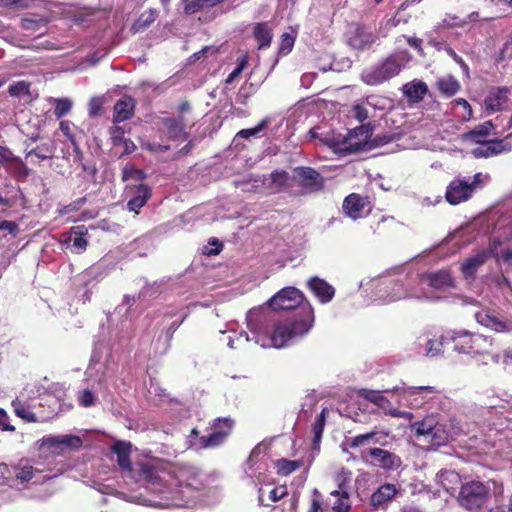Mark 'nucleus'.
I'll list each match as a JSON object with an SVG mask.
<instances>
[{
	"instance_id": "nucleus-10",
	"label": "nucleus",
	"mask_w": 512,
	"mask_h": 512,
	"mask_svg": "<svg viewBox=\"0 0 512 512\" xmlns=\"http://www.w3.org/2000/svg\"><path fill=\"white\" fill-rule=\"evenodd\" d=\"M372 135V128L369 124L361 125L349 132L348 137L343 142V151L347 153L359 152L364 150L367 140Z\"/></svg>"
},
{
	"instance_id": "nucleus-47",
	"label": "nucleus",
	"mask_w": 512,
	"mask_h": 512,
	"mask_svg": "<svg viewBox=\"0 0 512 512\" xmlns=\"http://www.w3.org/2000/svg\"><path fill=\"white\" fill-rule=\"evenodd\" d=\"M336 499L331 504L332 509L335 512H349L351 509L350 495L349 493L342 492V495L334 496Z\"/></svg>"
},
{
	"instance_id": "nucleus-3",
	"label": "nucleus",
	"mask_w": 512,
	"mask_h": 512,
	"mask_svg": "<svg viewBox=\"0 0 512 512\" xmlns=\"http://www.w3.org/2000/svg\"><path fill=\"white\" fill-rule=\"evenodd\" d=\"M294 185L298 189L291 192L292 197L317 193L324 189L325 179L320 172L309 166H298L293 169Z\"/></svg>"
},
{
	"instance_id": "nucleus-48",
	"label": "nucleus",
	"mask_w": 512,
	"mask_h": 512,
	"mask_svg": "<svg viewBox=\"0 0 512 512\" xmlns=\"http://www.w3.org/2000/svg\"><path fill=\"white\" fill-rule=\"evenodd\" d=\"M72 109V101L68 98H59L55 100L54 115L57 119H61L67 115Z\"/></svg>"
},
{
	"instance_id": "nucleus-19",
	"label": "nucleus",
	"mask_w": 512,
	"mask_h": 512,
	"mask_svg": "<svg viewBox=\"0 0 512 512\" xmlns=\"http://www.w3.org/2000/svg\"><path fill=\"white\" fill-rule=\"evenodd\" d=\"M136 101L129 95H124L114 105L113 122L120 123L131 119L134 115Z\"/></svg>"
},
{
	"instance_id": "nucleus-28",
	"label": "nucleus",
	"mask_w": 512,
	"mask_h": 512,
	"mask_svg": "<svg viewBox=\"0 0 512 512\" xmlns=\"http://www.w3.org/2000/svg\"><path fill=\"white\" fill-rule=\"evenodd\" d=\"M159 12L155 8H149L142 12L139 17L134 21L131 26V31L133 33H139L145 31L148 27H150L155 20L158 18Z\"/></svg>"
},
{
	"instance_id": "nucleus-46",
	"label": "nucleus",
	"mask_w": 512,
	"mask_h": 512,
	"mask_svg": "<svg viewBox=\"0 0 512 512\" xmlns=\"http://www.w3.org/2000/svg\"><path fill=\"white\" fill-rule=\"evenodd\" d=\"M8 93L12 97L30 96V83L24 80L14 82L8 87Z\"/></svg>"
},
{
	"instance_id": "nucleus-63",
	"label": "nucleus",
	"mask_w": 512,
	"mask_h": 512,
	"mask_svg": "<svg viewBox=\"0 0 512 512\" xmlns=\"http://www.w3.org/2000/svg\"><path fill=\"white\" fill-rule=\"evenodd\" d=\"M0 429L8 432L15 431V427L9 423V416L7 412L2 408H0Z\"/></svg>"
},
{
	"instance_id": "nucleus-55",
	"label": "nucleus",
	"mask_w": 512,
	"mask_h": 512,
	"mask_svg": "<svg viewBox=\"0 0 512 512\" xmlns=\"http://www.w3.org/2000/svg\"><path fill=\"white\" fill-rule=\"evenodd\" d=\"M187 315H185L180 321H173L166 329L162 331V334L165 336V341L168 345H170L173 335L176 330L182 325Z\"/></svg>"
},
{
	"instance_id": "nucleus-9",
	"label": "nucleus",
	"mask_w": 512,
	"mask_h": 512,
	"mask_svg": "<svg viewBox=\"0 0 512 512\" xmlns=\"http://www.w3.org/2000/svg\"><path fill=\"white\" fill-rule=\"evenodd\" d=\"M474 192V183L459 178L452 180L445 192L446 201L451 205H458L469 200Z\"/></svg>"
},
{
	"instance_id": "nucleus-21",
	"label": "nucleus",
	"mask_w": 512,
	"mask_h": 512,
	"mask_svg": "<svg viewBox=\"0 0 512 512\" xmlns=\"http://www.w3.org/2000/svg\"><path fill=\"white\" fill-rule=\"evenodd\" d=\"M428 93V86L422 80L414 79L403 86V94L409 103L421 102Z\"/></svg>"
},
{
	"instance_id": "nucleus-7",
	"label": "nucleus",
	"mask_w": 512,
	"mask_h": 512,
	"mask_svg": "<svg viewBox=\"0 0 512 512\" xmlns=\"http://www.w3.org/2000/svg\"><path fill=\"white\" fill-rule=\"evenodd\" d=\"M470 356H490L493 363H499L501 361L500 351H494V346L497 344V340L491 336H486L479 333H472L470 341Z\"/></svg>"
},
{
	"instance_id": "nucleus-32",
	"label": "nucleus",
	"mask_w": 512,
	"mask_h": 512,
	"mask_svg": "<svg viewBox=\"0 0 512 512\" xmlns=\"http://www.w3.org/2000/svg\"><path fill=\"white\" fill-rule=\"evenodd\" d=\"M56 151V145L54 141L50 140L45 143H41L40 145L26 150V158L30 156H35L39 160H47L52 159L54 157Z\"/></svg>"
},
{
	"instance_id": "nucleus-15",
	"label": "nucleus",
	"mask_w": 512,
	"mask_h": 512,
	"mask_svg": "<svg viewBox=\"0 0 512 512\" xmlns=\"http://www.w3.org/2000/svg\"><path fill=\"white\" fill-rule=\"evenodd\" d=\"M368 454L374 460V465L387 471L396 470L402 464L398 455L382 448H370Z\"/></svg>"
},
{
	"instance_id": "nucleus-33",
	"label": "nucleus",
	"mask_w": 512,
	"mask_h": 512,
	"mask_svg": "<svg viewBox=\"0 0 512 512\" xmlns=\"http://www.w3.org/2000/svg\"><path fill=\"white\" fill-rule=\"evenodd\" d=\"M449 433L443 424L437 422L434 426L431 434L425 440V442L431 447H441L448 443Z\"/></svg>"
},
{
	"instance_id": "nucleus-41",
	"label": "nucleus",
	"mask_w": 512,
	"mask_h": 512,
	"mask_svg": "<svg viewBox=\"0 0 512 512\" xmlns=\"http://www.w3.org/2000/svg\"><path fill=\"white\" fill-rule=\"evenodd\" d=\"M436 424L434 417H426L422 421L415 422L412 429L417 437H423L425 441Z\"/></svg>"
},
{
	"instance_id": "nucleus-51",
	"label": "nucleus",
	"mask_w": 512,
	"mask_h": 512,
	"mask_svg": "<svg viewBox=\"0 0 512 512\" xmlns=\"http://www.w3.org/2000/svg\"><path fill=\"white\" fill-rule=\"evenodd\" d=\"M452 104L462 108L463 112L458 115V117H460L463 121H469L472 118V108L466 99L457 98L453 100Z\"/></svg>"
},
{
	"instance_id": "nucleus-14",
	"label": "nucleus",
	"mask_w": 512,
	"mask_h": 512,
	"mask_svg": "<svg viewBox=\"0 0 512 512\" xmlns=\"http://www.w3.org/2000/svg\"><path fill=\"white\" fill-rule=\"evenodd\" d=\"M492 255H494L493 250H481L475 255L466 258L460 266V271L464 278L474 280L478 269L483 266Z\"/></svg>"
},
{
	"instance_id": "nucleus-12",
	"label": "nucleus",
	"mask_w": 512,
	"mask_h": 512,
	"mask_svg": "<svg viewBox=\"0 0 512 512\" xmlns=\"http://www.w3.org/2000/svg\"><path fill=\"white\" fill-rule=\"evenodd\" d=\"M511 135L512 134L508 135L504 139L485 140L484 143H481L480 147L472 149L471 154L475 158L479 159L499 155L504 152H510L512 150V145L507 142L506 139Z\"/></svg>"
},
{
	"instance_id": "nucleus-6",
	"label": "nucleus",
	"mask_w": 512,
	"mask_h": 512,
	"mask_svg": "<svg viewBox=\"0 0 512 512\" xmlns=\"http://www.w3.org/2000/svg\"><path fill=\"white\" fill-rule=\"evenodd\" d=\"M489 488L480 481H470L461 486L458 502L467 510L481 508L487 501Z\"/></svg>"
},
{
	"instance_id": "nucleus-29",
	"label": "nucleus",
	"mask_w": 512,
	"mask_h": 512,
	"mask_svg": "<svg viewBox=\"0 0 512 512\" xmlns=\"http://www.w3.org/2000/svg\"><path fill=\"white\" fill-rule=\"evenodd\" d=\"M472 337V332L467 330L454 331L451 340L453 342V348L458 353L470 355V341Z\"/></svg>"
},
{
	"instance_id": "nucleus-31",
	"label": "nucleus",
	"mask_w": 512,
	"mask_h": 512,
	"mask_svg": "<svg viewBox=\"0 0 512 512\" xmlns=\"http://www.w3.org/2000/svg\"><path fill=\"white\" fill-rule=\"evenodd\" d=\"M435 86L446 97L454 96L461 89L459 81L452 75L437 79Z\"/></svg>"
},
{
	"instance_id": "nucleus-26",
	"label": "nucleus",
	"mask_w": 512,
	"mask_h": 512,
	"mask_svg": "<svg viewBox=\"0 0 512 512\" xmlns=\"http://www.w3.org/2000/svg\"><path fill=\"white\" fill-rule=\"evenodd\" d=\"M397 489L394 484L386 483L381 485L370 498V504L374 508H377L386 502L392 500V498L396 495Z\"/></svg>"
},
{
	"instance_id": "nucleus-52",
	"label": "nucleus",
	"mask_w": 512,
	"mask_h": 512,
	"mask_svg": "<svg viewBox=\"0 0 512 512\" xmlns=\"http://www.w3.org/2000/svg\"><path fill=\"white\" fill-rule=\"evenodd\" d=\"M104 100L102 97H92L88 104V112L90 117L99 116L103 110Z\"/></svg>"
},
{
	"instance_id": "nucleus-54",
	"label": "nucleus",
	"mask_w": 512,
	"mask_h": 512,
	"mask_svg": "<svg viewBox=\"0 0 512 512\" xmlns=\"http://www.w3.org/2000/svg\"><path fill=\"white\" fill-rule=\"evenodd\" d=\"M109 135L113 146H119L125 140V131L118 125H114L109 129Z\"/></svg>"
},
{
	"instance_id": "nucleus-50",
	"label": "nucleus",
	"mask_w": 512,
	"mask_h": 512,
	"mask_svg": "<svg viewBox=\"0 0 512 512\" xmlns=\"http://www.w3.org/2000/svg\"><path fill=\"white\" fill-rule=\"evenodd\" d=\"M15 477L21 482L30 481L34 476V468L30 465L17 466L14 468Z\"/></svg>"
},
{
	"instance_id": "nucleus-18",
	"label": "nucleus",
	"mask_w": 512,
	"mask_h": 512,
	"mask_svg": "<svg viewBox=\"0 0 512 512\" xmlns=\"http://www.w3.org/2000/svg\"><path fill=\"white\" fill-rule=\"evenodd\" d=\"M111 452L117 456V463L121 470L131 473L132 444L129 441L116 440L111 446Z\"/></svg>"
},
{
	"instance_id": "nucleus-44",
	"label": "nucleus",
	"mask_w": 512,
	"mask_h": 512,
	"mask_svg": "<svg viewBox=\"0 0 512 512\" xmlns=\"http://www.w3.org/2000/svg\"><path fill=\"white\" fill-rule=\"evenodd\" d=\"M335 481L337 483L338 488L336 490L331 491V496L342 495V492L349 493L351 472L342 470L340 473L336 475Z\"/></svg>"
},
{
	"instance_id": "nucleus-13",
	"label": "nucleus",
	"mask_w": 512,
	"mask_h": 512,
	"mask_svg": "<svg viewBox=\"0 0 512 512\" xmlns=\"http://www.w3.org/2000/svg\"><path fill=\"white\" fill-rule=\"evenodd\" d=\"M424 281L435 290L455 289L456 282L450 269L442 268L423 275Z\"/></svg>"
},
{
	"instance_id": "nucleus-61",
	"label": "nucleus",
	"mask_w": 512,
	"mask_h": 512,
	"mask_svg": "<svg viewBox=\"0 0 512 512\" xmlns=\"http://www.w3.org/2000/svg\"><path fill=\"white\" fill-rule=\"evenodd\" d=\"M354 118L363 123L368 118V110L362 104H355L352 107Z\"/></svg>"
},
{
	"instance_id": "nucleus-58",
	"label": "nucleus",
	"mask_w": 512,
	"mask_h": 512,
	"mask_svg": "<svg viewBox=\"0 0 512 512\" xmlns=\"http://www.w3.org/2000/svg\"><path fill=\"white\" fill-rule=\"evenodd\" d=\"M209 245L213 246V248L208 249L207 247H205V249L203 250V253L208 256L218 255L223 249V243L219 241L217 238H211L209 240Z\"/></svg>"
},
{
	"instance_id": "nucleus-24",
	"label": "nucleus",
	"mask_w": 512,
	"mask_h": 512,
	"mask_svg": "<svg viewBox=\"0 0 512 512\" xmlns=\"http://www.w3.org/2000/svg\"><path fill=\"white\" fill-rule=\"evenodd\" d=\"M162 123L171 140H177L181 137L185 140L188 138V134L185 132L184 118L182 116H179V118H163Z\"/></svg>"
},
{
	"instance_id": "nucleus-60",
	"label": "nucleus",
	"mask_w": 512,
	"mask_h": 512,
	"mask_svg": "<svg viewBox=\"0 0 512 512\" xmlns=\"http://www.w3.org/2000/svg\"><path fill=\"white\" fill-rule=\"evenodd\" d=\"M17 156L13 154V152L6 146L0 145V163L3 165H8L12 162Z\"/></svg>"
},
{
	"instance_id": "nucleus-20",
	"label": "nucleus",
	"mask_w": 512,
	"mask_h": 512,
	"mask_svg": "<svg viewBox=\"0 0 512 512\" xmlns=\"http://www.w3.org/2000/svg\"><path fill=\"white\" fill-rule=\"evenodd\" d=\"M508 93L509 89L507 87L493 88L484 100L486 110L492 113L501 111L508 102Z\"/></svg>"
},
{
	"instance_id": "nucleus-5",
	"label": "nucleus",
	"mask_w": 512,
	"mask_h": 512,
	"mask_svg": "<svg viewBox=\"0 0 512 512\" xmlns=\"http://www.w3.org/2000/svg\"><path fill=\"white\" fill-rule=\"evenodd\" d=\"M305 301L304 294L295 287H285L276 293L270 300L269 306L275 311L294 310L292 316L301 317L300 308L308 301Z\"/></svg>"
},
{
	"instance_id": "nucleus-64",
	"label": "nucleus",
	"mask_w": 512,
	"mask_h": 512,
	"mask_svg": "<svg viewBox=\"0 0 512 512\" xmlns=\"http://www.w3.org/2000/svg\"><path fill=\"white\" fill-rule=\"evenodd\" d=\"M288 494L286 486H279L273 488L269 493L271 501L276 502L283 499Z\"/></svg>"
},
{
	"instance_id": "nucleus-53",
	"label": "nucleus",
	"mask_w": 512,
	"mask_h": 512,
	"mask_svg": "<svg viewBox=\"0 0 512 512\" xmlns=\"http://www.w3.org/2000/svg\"><path fill=\"white\" fill-rule=\"evenodd\" d=\"M294 37L289 33H284L281 36V41L279 44V54L287 55L293 48L294 45Z\"/></svg>"
},
{
	"instance_id": "nucleus-59",
	"label": "nucleus",
	"mask_w": 512,
	"mask_h": 512,
	"mask_svg": "<svg viewBox=\"0 0 512 512\" xmlns=\"http://www.w3.org/2000/svg\"><path fill=\"white\" fill-rule=\"evenodd\" d=\"M6 230L12 236H17L20 232L19 225L14 221L1 220L0 221V231Z\"/></svg>"
},
{
	"instance_id": "nucleus-56",
	"label": "nucleus",
	"mask_w": 512,
	"mask_h": 512,
	"mask_svg": "<svg viewBox=\"0 0 512 512\" xmlns=\"http://www.w3.org/2000/svg\"><path fill=\"white\" fill-rule=\"evenodd\" d=\"M96 402V396L95 394L89 390V389H85L81 392L80 396H79V405L82 406V407H91L95 404Z\"/></svg>"
},
{
	"instance_id": "nucleus-22",
	"label": "nucleus",
	"mask_w": 512,
	"mask_h": 512,
	"mask_svg": "<svg viewBox=\"0 0 512 512\" xmlns=\"http://www.w3.org/2000/svg\"><path fill=\"white\" fill-rule=\"evenodd\" d=\"M495 129L496 126L493 124V122L488 120L482 124H479L475 129L463 133L462 140L473 142L475 144H481L484 143L485 138L489 136Z\"/></svg>"
},
{
	"instance_id": "nucleus-40",
	"label": "nucleus",
	"mask_w": 512,
	"mask_h": 512,
	"mask_svg": "<svg viewBox=\"0 0 512 512\" xmlns=\"http://www.w3.org/2000/svg\"><path fill=\"white\" fill-rule=\"evenodd\" d=\"M121 179L123 182L138 184L146 179V174L143 170L136 168L134 165H126L122 169Z\"/></svg>"
},
{
	"instance_id": "nucleus-43",
	"label": "nucleus",
	"mask_w": 512,
	"mask_h": 512,
	"mask_svg": "<svg viewBox=\"0 0 512 512\" xmlns=\"http://www.w3.org/2000/svg\"><path fill=\"white\" fill-rule=\"evenodd\" d=\"M222 0H190L187 1L184 11L187 14H195L205 8L213 7Z\"/></svg>"
},
{
	"instance_id": "nucleus-4",
	"label": "nucleus",
	"mask_w": 512,
	"mask_h": 512,
	"mask_svg": "<svg viewBox=\"0 0 512 512\" xmlns=\"http://www.w3.org/2000/svg\"><path fill=\"white\" fill-rule=\"evenodd\" d=\"M401 69V62L398 57L390 55L370 69L364 70L361 73V80L369 86L380 85L397 76Z\"/></svg>"
},
{
	"instance_id": "nucleus-42",
	"label": "nucleus",
	"mask_w": 512,
	"mask_h": 512,
	"mask_svg": "<svg viewBox=\"0 0 512 512\" xmlns=\"http://www.w3.org/2000/svg\"><path fill=\"white\" fill-rule=\"evenodd\" d=\"M326 422V414L325 410H322L321 413L316 417L315 422L312 425L313 432V447L318 448L322 439L324 426Z\"/></svg>"
},
{
	"instance_id": "nucleus-2",
	"label": "nucleus",
	"mask_w": 512,
	"mask_h": 512,
	"mask_svg": "<svg viewBox=\"0 0 512 512\" xmlns=\"http://www.w3.org/2000/svg\"><path fill=\"white\" fill-rule=\"evenodd\" d=\"M235 426V421L230 417H218L209 423V433L199 436L197 428L190 431V446L196 450L215 449L222 446L230 437Z\"/></svg>"
},
{
	"instance_id": "nucleus-17",
	"label": "nucleus",
	"mask_w": 512,
	"mask_h": 512,
	"mask_svg": "<svg viewBox=\"0 0 512 512\" xmlns=\"http://www.w3.org/2000/svg\"><path fill=\"white\" fill-rule=\"evenodd\" d=\"M307 287L322 304L329 303L335 295L334 287L317 276L311 277L307 281Z\"/></svg>"
},
{
	"instance_id": "nucleus-38",
	"label": "nucleus",
	"mask_w": 512,
	"mask_h": 512,
	"mask_svg": "<svg viewBox=\"0 0 512 512\" xmlns=\"http://www.w3.org/2000/svg\"><path fill=\"white\" fill-rule=\"evenodd\" d=\"M5 169L15 178L20 180H25L31 172L30 168H28V166L19 157H16L12 162L6 165Z\"/></svg>"
},
{
	"instance_id": "nucleus-30",
	"label": "nucleus",
	"mask_w": 512,
	"mask_h": 512,
	"mask_svg": "<svg viewBox=\"0 0 512 512\" xmlns=\"http://www.w3.org/2000/svg\"><path fill=\"white\" fill-rule=\"evenodd\" d=\"M253 37L258 42V49H265L271 45L272 30L266 22L257 23L253 29Z\"/></svg>"
},
{
	"instance_id": "nucleus-36",
	"label": "nucleus",
	"mask_w": 512,
	"mask_h": 512,
	"mask_svg": "<svg viewBox=\"0 0 512 512\" xmlns=\"http://www.w3.org/2000/svg\"><path fill=\"white\" fill-rule=\"evenodd\" d=\"M137 481H145L147 483L156 484L160 477L156 468L150 463H140L137 471Z\"/></svg>"
},
{
	"instance_id": "nucleus-27",
	"label": "nucleus",
	"mask_w": 512,
	"mask_h": 512,
	"mask_svg": "<svg viewBox=\"0 0 512 512\" xmlns=\"http://www.w3.org/2000/svg\"><path fill=\"white\" fill-rule=\"evenodd\" d=\"M11 406L15 415L27 423L39 422L38 417L33 412L31 405L27 401H23L19 398L14 399L11 402Z\"/></svg>"
},
{
	"instance_id": "nucleus-25",
	"label": "nucleus",
	"mask_w": 512,
	"mask_h": 512,
	"mask_svg": "<svg viewBox=\"0 0 512 512\" xmlns=\"http://www.w3.org/2000/svg\"><path fill=\"white\" fill-rule=\"evenodd\" d=\"M349 45L356 50H365L372 46L375 42V37L371 32L357 27L349 38Z\"/></svg>"
},
{
	"instance_id": "nucleus-35",
	"label": "nucleus",
	"mask_w": 512,
	"mask_h": 512,
	"mask_svg": "<svg viewBox=\"0 0 512 512\" xmlns=\"http://www.w3.org/2000/svg\"><path fill=\"white\" fill-rule=\"evenodd\" d=\"M358 395L362 397L363 399L377 405L379 408H381L384 413L386 412L387 408L391 407V402L388 398L383 396L380 392L369 390V389H360L358 391Z\"/></svg>"
},
{
	"instance_id": "nucleus-39",
	"label": "nucleus",
	"mask_w": 512,
	"mask_h": 512,
	"mask_svg": "<svg viewBox=\"0 0 512 512\" xmlns=\"http://www.w3.org/2000/svg\"><path fill=\"white\" fill-rule=\"evenodd\" d=\"M377 434L378 431L377 428L375 427L373 430L369 432L348 438L347 445L349 446L350 449H356L359 447L369 445L371 442H376L375 437Z\"/></svg>"
},
{
	"instance_id": "nucleus-16",
	"label": "nucleus",
	"mask_w": 512,
	"mask_h": 512,
	"mask_svg": "<svg viewBox=\"0 0 512 512\" xmlns=\"http://www.w3.org/2000/svg\"><path fill=\"white\" fill-rule=\"evenodd\" d=\"M368 204L369 200L367 196L364 197L357 193H351L345 197L342 208L346 216L357 220L362 217V212Z\"/></svg>"
},
{
	"instance_id": "nucleus-62",
	"label": "nucleus",
	"mask_w": 512,
	"mask_h": 512,
	"mask_svg": "<svg viewBox=\"0 0 512 512\" xmlns=\"http://www.w3.org/2000/svg\"><path fill=\"white\" fill-rule=\"evenodd\" d=\"M307 512H323L321 496L317 490H314L311 504Z\"/></svg>"
},
{
	"instance_id": "nucleus-34",
	"label": "nucleus",
	"mask_w": 512,
	"mask_h": 512,
	"mask_svg": "<svg viewBox=\"0 0 512 512\" xmlns=\"http://www.w3.org/2000/svg\"><path fill=\"white\" fill-rule=\"evenodd\" d=\"M476 319L478 323H480L483 326H486L496 332H504L508 331L510 328V323L499 320L495 316L483 314V313H477Z\"/></svg>"
},
{
	"instance_id": "nucleus-49",
	"label": "nucleus",
	"mask_w": 512,
	"mask_h": 512,
	"mask_svg": "<svg viewBox=\"0 0 512 512\" xmlns=\"http://www.w3.org/2000/svg\"><path fill=\"white\" fill-rule=\"evenodd\" d=\"M268 119H263L258 125L249 129H242L237 132L236 138L248 139L263 131L268 125Z\"/></svg>"
},
{
	"instance_id": "nucleus-45",
	"label": "nucleus",
	"mask_w": 512,
	"mask_h": 512,
	"mask_svg": "<svg viewBox=\"0 0 512 512\" xmlns=\"http://www.w3.org/2000/svg\"><path fill=\"white\" fill-rule=\"evenodd\" d=\"M302 466V461L300 460H289V459H279L276 462L277 472L280 475L287 476Z\"/></svg>"
},
{
	"instance_id": "nucleus-23",
	"label": "nucleus",
	"mask_w": 512,
	"mask_h": 512,
	"mask_svg": "<svg viewBox=\"0 0 512 512\" xmlns=\"http://www.w3.org/2000/svg\"><path fill=\"white\" fill-rule=\"evenodd\" d=\"M83 444L82 439L76 435L48 436L43 438V445L48 447H66L79 449Z\"/></svg>"
},
{
	"instance_id": "nucleus-57",
	"label": "nucleus",
	"mask_w": 512,
	"mask_h": 512,
	"mask_svg": "<svg viewBox=\"0 0 512 512\" xmlns=\"http://www.w3.org/2000/svg\"><path fill=\"white\" fill-rule=\"evenodd\" d=\"M443 349V342L441 339H430L427 342V355L434 357L438 356Z\"/></svg>"
},
{
	"instance_id": "nucleus-8",
	"label": "nucleus",
	"mask_w": 512,
	"mask_h": 512,
	"mask_svg": "<svg viewBox=\"0 0 512 512\" xmlns=\"http://www.w3.org/2000/svg\"><path fill=\"white\" fill-rule=\"evenodd\" d=\"M125 193L130 197L127 202V210L139 214L148 200L152 197V189L144 183H129L125 187Z\"/></svg>"
},
{
	"instance_id": "nucleus-37",
	"label": "nucleus",
	"mask_w": 512,
	"mask_h": 512,
	"mask_svg": "<svg viewBox=\"0 0 512 512\" xmlns=\"http://www.w3.org/2000/svg\"><path fill=\"white\" fill-rule=\"evenodd\" d=\"M88 230L84 225H78L71 228V234H74L73 238V248L77 254L84 252L87 248L88 241L85 236Z\"/></svg>"
},
{
	"instance_id": "nucleus-11",
	"label": "nucleus",
	"mask_w": 512,
	"mask_h": 512,
	"mask_svg": "<svg viewBox=\"0 0 512 512\" xmlns=\"http://www.w3.org/2000/svg\"><path fill=\"white\" fill-rule=\"evenodd\" d=\"M266 187L274 194L294 192V175H290L287 171L278 169L269 175L266 180Z\"/></svg>"
},
{
	"instance_id": "nucleus-1",
	"label": "nucleus",
	"mask_w": 512,
	"mask_h": 512,
	"mask_svg": "<svg viewBox=\"0 0 512 512\" xmlns=\"http://www.w3.org/2000/svg\"><path fill=\"white\" fill-rule=\"evenodd\" d=\"M301 317L291 316L275 323L271 342L275 348H282L298 336L306 334L314 322V310L309 302L300 308Z\"/></svg>"
}]
</instances>
